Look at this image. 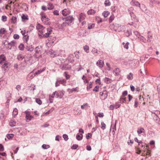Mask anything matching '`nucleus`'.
Masks as SVG:
<instances>
[{
    "mask_svg": "<svg viewBox=\"0 0 160 160\" xmlns=\"http://www.w3.org/2000/svg\"><path fill=\"white\" fill-rule=\"evenodd\" d=\"M36 28L38 31V34L39 36L42 37L43 35L44 37L48 38L52 32L51 28H46L39 23L37 24Z\"/></svg>",
    "mask_w": 160,
    "mask_h": 160,
    "instance_id": "obj_1",
    "label": "nucleus"
},
{
    "mask_svg": "<svg viewBox=\"0 0 160 160\" xmlns=\"http://www.w3.org/2000/svg\"><path fill=\"white\" fill-rule=\"evenodd\" d=\"M74 20V18L72 16H69L66 18L65 22L63 23L62 25V27L66 25H69Z\"/></svg>",
    "mask_w": 160,
    "mask_h": 160,
    "instance_id": "obj_2",
    "label": "nucleus"
},
{
    "mask_svg": "<svg viewBox=\"0 0 160 160\" xmlns=\"http://www.w3.org/2000/svg\"><path fill=\"white\" fill-rule=\"evenodd\" d=\"M40 15L42 17L41 20L42 22L46 24H47L48 23L49 19L46 16L45 14L42 12L40 13Z\"/></svg>",
    "mask_w": 160,
    "mask_h": 160,
    "instance_id": "obj_3",
    "label": "nucleus"
},
{
    "mask_svg": "<svg viewBox=\"0 0 160 160\" xmlns=\"http://www.w3.org/2000/svg\"><path fill=\"white\" fill-rule=\"evenodd\" d=\"M25 113L26 114L25 118L26 122H29L33 118V117L30 114V112L29 111L26 110L25 112Z\"/></svg>",
    "mask_w": 160,
    "mask_h": 160,
    "instance_id": "obj_4",
    "label": "nucleus"
},
{
    "mask_svg": "<svg viewBox=\"0 0 160 160\" xmlns=\"http://www.w3.org/2000/svg\"><path fill=\"white\" fill-rule=\"evenodd\" d=\"M124 26H122L118 24H116L114 26L113 29L115 30V31L120 32L122 31V28L123 29Z\"/></svg>",
    "mask_w": 160,
    "mask_h": 160,
    "instance_id": "obj_5",
    "label": "nucleus"
},
{
    "mask_svg": "<svg viewBox=\"0 0 160 160\" xmlns=\"http://www.w3.org/2000/svg\"><path fill=\"white\" fill-rule=\"evenodd\" d=\"M100 96L101 99H105L108 96L107 92L106 91H104L101 92L100 93Z\"/></svg>",
    "mask_w": 160,
    "mask_h": 160,
    "instance_id": "obj_6",
    "label": "nucleus"
},
{
    "mask_svg": "<svg viewBox=\"0 0 160 160\" xmlns=\"http://www.w3.org/2000/svg\"><path fill=\"white\" fill-rule=\"evenodd\" d=\"M35 53L34 54V56L36 58L38 57L41 53V48L39 46L36 47L35 49Z\"/></svg>",
    "mask_w": 160,
    "mask_h": 160,
    "instance_id": "obj_7",
    "label": "nucleus"
},
{
    "mask_svg": "<svg viewBox=\"0 0 160 160\" xmlns=\"http://www.w3.org/2000/svg\"><path fill=\"white\" fill-rule=\"evenodd\" d=\"M62 95H60L59 96V93L58 92H53L51 95H50V97L52 98H58V97H59L60 98H61L62 95H63V92H62Z\"/></svg>",
    "mask_w": 160,
    "mask_h": 160,
    "instance_id": "obj_8",
    "label": "nucleus"
},
{
    "mask_svg": "<svg viewBox=\"0 0 160 160\" xmlns=\"http://www.w3.org/2000/svg\"><path fill=\"white\" fill-rule=\"evenodd\" d=\"M121 105V104L119 102L116 103L115 104L111 105L109 108L110 110H113L114 108H118Z\"/></svg>",
    "mask_w": 160,
    "mask_h": 160,
    "instance_id": "obj_9",
    "label": "nucleus"
},
{
    "mask_svg": "<svg viewBox=\"0 0 160 160\" xmlns=\"http://www.w3.org/2000/svg\"><path fill=\"white\" fill-rule=\"evenodd\" d=\"M22 21L25 22L29 19L28 16L26 14H22L21 16Z\"/></svg>",
    "mask_w": 160,
    "mask_h": 160,
    "instance_id": "obj_10",
    "label": "nucleus"
},
{
    "mask_svg": "<svg viewBox=\"0 0 160 160\" xmlns=\"http://www.w3.org/2000/svg\"><path fill=\"white\" fill-rule=\"evenodd\" d=\"M86 16L85 14L84 13H81L79 15L78 19L79 22H81L84 20L86 18Z\"/></svg>",
    "mask_w": 160,
    "mask_h": 160,
    "instance_id": "obj_11",
    "label": "nucleus"
},
{
    "mask_svg": "<svg viewBox=\"0 0 160 160\" xmlns=\"http://www.w3.org/2000/svg\"><path fill=\"white\" fill-rule=\"evenodd\" d=\"M117 121V120H115L114 122L113 121L112 122L111 128V129H113L112 131L113 132H114V130H116Z\"/></svg>",
    "mask_w": 160,
    "mask_h": 160,
    "instance_id": "obj_12",
    "label": "nucleus"
},
{
    "mask_svg": "<svg viewBox=\"0 0 160 160\" xmlns=\"http://www.w3.org/2000/svg\"><path fill=\"white\" fill-rule=\"evenodd\" d=\"M70 11L69 9H64L62 11V14L63 16H66L70 13Z\"/></svg>",
    "mask_w": 160,
    "mask_h": 160,
    "instance_id": "obj_13",
    "label": "nucleus"
},
{
    "mask_svg": "<svg viewBox=\"0 0 160 160\" xmlns=\"http://www.w3.org/2000/svg\"><path fill=\"white\" fill-rule=\"evenodd\" d=\"M26 49L31 52H32L34 50V48L32 46V45L30 44H28L26 47Z\"/></svg>",
    "mask_w": 160,
    "mask_h": 160,
    "instance_id": "obj_14",
    "label": "nucleus"
},
{
    "mask_svg": "<svg viewBox=\"0 0 160 160\" xmlns=\"http://www.w3.org/2000/svg\"><path fill=\"white\" fill-rule=\"evenodd\" d=\"M6 58L4 55L2 54L0 56V64H2L4 63V61H5Z\"/></svg>",
    "mask_w": 160,
    "mask_h": 160,
    "instance_id": "obj_15",
    "label": "nucleus"
},
{
    "mask_svg": "<svg viewBox=\"0 0 160 160\" xmlns=\"http://www.w3.org/2000/svg\"><path fill=\"white\" fill-rule=\"evenodd\" d=\"M97 64L100 68H102L104 66V63L103 61L99 60L97 62Z\"/></svg>",
    "mask_w": 160,
    "mask_h": 160,
    "instance_id": "obj_16",
    "label": "nucleus"
},
{
    "mask_svg": "<svg viewBox=\"0 0 160 160\" xmlns=\"http://www.w3.org/2000/svg\"><path fill=\"white\" fill-rule=\"evenodd\" d=\"M7 32V31L4 28H2L0 29V36H2Z\"/></svg>",
    "mask_w": 160,
    "mask_h": 160,
    "instance_id": "obj_17",
    "label": "nucleus"
},
{
    "mask_svg": "<svg viewBox=\"0 0 160 160\" xmlns=\"http://www.w3.org/2000/svg\"><path fill=\"white\" fill-rule=\"evenodd\" d=\"M79 88L76 87V88H73L72 89H69L68 91L70 92H78L79 91Z\"/></svg>",
    "mask_w": 160,
    "mask_h": 160,
    "instance_id": "obj_18",
    "label": "nucleus"
},
{
    "mask_svg": "<svg viewBox=\"0 0 160 160\" xmlns=\"http://www.w3.org/2000/svg\"><path fill=\"white\" fill-rule=\"evenodd\" d=\"M93 83V82H90L88 83V84L87 85V89L88 90L92 88Z\"/></svg>",
    "mask_w": 160,
    "mask_h": 160,
    "instance_id": "obj_19",
    "label": "nucleus"
},
{
    "mask_svg": "<svg viewBox=\"0 0 160 160\" xmlns=\"http://www.w3.org/2000/svg\"><path fill=\"white\" fill-rule=\"evenodd\" d=\"M4 64L2 65V69L4 70L5 71L7 70L8 68V63L4 62L3 63Z\"/></svg>",
    "mask_w": 160,
    "mask_h": 160,
    "instance_id": "obj_20",
    "label": "nucleus"
},
{
    "mask_svg": "<svg viewBox=\"0 0 160 160\" xmlns=\"http://www.w3.org/2000/svg\"><path fill=\"white\" fill-rule=\"evenodd\" d=\"M83 135L82 134H77L76 136V138L78 140H81L82 138Z\"/></svg>",
    "mask_w": 160,
    "mask_h": 160,
    "instance_id": "obj_21",
    "label": "nucleus"
},
{
    "mask_svg": "<svg viewBox=\"0 0 160 160\" xmlns=\"http://www.w3.org/2000/svg\"><path fill=\"white\" fill-rule=\"evenodd\" d=\"M114 72L115 73V75L116 76H118L120 73V70L118 68L115 69L114 70Z\"/></svg>",
    "mask_w": 160,
    "mask_h": 160,
    "instance_id": "obj_22",
    "label": "nucleus"
},
{
    "mask_svg": "<svg viewBox=\"0 0 160 160\" xmlns=\"http://www.w3.org/2000/svg\"><path fill=\"white\" fill-rule=\"evenodd\" d=\"M18 110L17 108H15L12 112V115L13 117H15L18 114Z\"/></svg>",
    "mask_w": 160,
    "mask_h": 160,
    "instance_id": "obj_23",
    "label": "nucleus"
},
{
    "mask_svg": "<svg viewBox=\"0 0 160 160\" xmlns=\"http://www.w3.org/2000/svg\"><path fill=\"white\" fill-rule=\"evenodd\" d=\"M96 13V11L93 9H91L88 10L87 12L88 15H93Z\"/></svg>",
    "mask_w": 160,
    "mask_h": 160,
    "instance_id": "obj_24",
    "label": "nucleus"
},
{
    "mask_svg": "<svg viewBox=\"0 0 160 160\" xmlns=\"http://www.w3.org/2000/svg\"><path fill=\"white\" fill-rule=\"evenodd\" d=\"M131 3L132 4H133L136 6H138L139 7H140V4L138 1H136L135 0H132Z\"/></svg>",
    "mask_w": 160,
    "mask_h": 160,
    "instance_id": "obj_25",
    "label": "nucleus"
},
{
    "mask_svg": "<svg viewBox=\"0 0 160 160\" xmlns=\"http://www.w3.org/2000/svg\"><path fill=\"white\" fill-rule=\"evenodd\" d=\"M22 8L25 11H27L28 10V8L26 4L23 3L22 4V6H21Z\"/></svg>",
    "mask_w": 160,
    "mask_h": 160,
    "instance_id": "obj_26",
    "label": "nucleus"
},
{
    "mask_svg": "<svg viewBox=\"0 0 160 160\" xmlns=\"http://www.w3.org/2000/svg\"><path fill=\"white\" fill-rule=\"evenodd\" d=\"M133 74L132 73L130 72L129 74L127 75V78L129 80H132L133 78Z\"/></svg>",
    "mask_w": 160,
    "mask_h": 160,
    "instance_id": "obj_27",
    "label": "nucleus"
},
{
    "mask_svg": "<svg viewBox=\"0 0 160 160\" xmlns=\"http://www.w3.org/2000/svg\"><path fill=\"white\" fill-rule=\"evenodd\" d=\"M154 119L157 123H158V124H160V118L158 116L156 115L154 118Z\"/></svg>",
    "mask_w": 160,
    "mask_h": 160,
    "instance_id": "obj_28",
    "label": "nucleus"
},
{
    "mask_svg": "<svg viewBox=\"0 0 160 160\" xmlns=\"http://www.w3.org/2000/svg\"><path fill=\"white\" fill-rule=\"evenodd\" d=\"M128 95V92L127 91H124L122 93V99H123V100H125V99H126V98H124V97L125 96H127Z\"/></svg>",
    "mask_w": 160,
    "mask_h": 160,
    "instance_id": "obj_29",
    "label": "nucleus"
},
{
    "mask_svg": "<svg viewBox=\"0 0 160 160\" xmlns=\"http://www.w3.org/2000/svg\"><path fill=\"white\" fill-rule=\"evenodd\" d=\"M112 82V80L108 78H105V82L109 84Z\"/></svg>",
    "mask_w": 160,
    "mask_h": 160,
    "instance_id": "obj_30",
    "label": "nucleus"
},
{
    "mask_svg": "<svg viewBox=\"0 0 160 160\" xmlns=\"http://www.w3.org/2000/svg\"><path fill=\"white\" fill-rule=\"evenodd\" d=\"M11 22L13 23H15L17 22V18L16 17L12 16L11 19Z\"/></svg>",
    "mask_w": 160,
    "mask_h": 160,
    "instance_id": "obj_31",
    "label": "nucleus"
},
{
    "mask_svg": "<svg viewBox=\"0 0 160 160\" xmlns=\"http://www.w3.org/2000/svg\"><path fill=\"white\" fill-rule=\"evenodd\" d=\"M88 103H85L81 106V108L82 109H86L88 107Z\"/></svg>",
    "mask_w": 160,
    "mask_h": 160,
    "instance_id": "obj_32",
    "label": "nucleus"
},
{
    "mask_svg": "<svg viewBox=\"0 0 160 160\" xmlns=\"http://www.w3.org/2000/svg\"><path fill=\"white\" fill-rule=\"evenodd\" d=\"M145 131L144 129L142 128H138L137 130V132L138 134H140Z\"/></svg>",
    "mask_w": 160,
    "mask_h": 160,
    "instance_id": "obj_33",
    "label": "nucleus"
},
{
    "mask_svg": "<svg viewBox=\"0 0 160 160\" xmlns=\"http://www.w3.org/2000/svg\"><path fill=\"white\" fill-rule=\"evenodd\" d=\"M82 79L83 80L84 83H88V80L86 77L85 75H84L83 76Z\"/></svg>",
    "mask_w": 160,
    "mask_h": 160,
    "instance_id": "obj_34",
    "label": "nucleus"
},
{
    "mask_svg": "<svg viewBox=\"0 0 160 160\" xmlns=\"http://www.w3.org/2000/svg\"><path fill=\"white\" fill-rule=\"evenodd\" d=\"M83 48L87 53H88L89 52V47L87 45H86L83 46Z\"/></svg>",
    "mask_w": 160,
    "mask_h": 160,
    "instance_id": "obj_35",
    "label": "nucleus"
},
{
    "mask_svg": "<svg viewBox=\"0 0 160 160\" xmlns=\"http://www.w3.org/2000/svg\"><path fill=\"white\" fill-rule=\"evenodd\" d=\"M46 69L45 68H43L42 70H38L37 72H36L34 74V76L36 75H38L40 74L42 72L44 71Z\"/></svg>",
    "mask_w": 160,
    "mask_h": 160,
    "instance_id": "obj_36",
    "label": "nucleus"
},
{
    "mask_svg": "<svg viewBox=\"0 0 160 160\" xmlns=\"http://www.w3.org/2000/svg\"><path fill=\"white\" fill-rule=\"evenodd\" d=\"M110 12L108 11H104L103 12L102 15L105 18H106L108 16Z\"/></svg>",
    "mask_w": 160,
    "mask_h": 160,
    "instance_id": "obj_37",
    "label": "nucleus"
},
{
    "mask_svg": "<svg viewBox=\"0 0 160 160\" xmlns=\"http://www.w3.org/2000/svg\"><path fill=\"white\" fill-rule=\"evenodd\" d=\"M16 122L15 121L11 120L9 124L11 126L13 127L16 125Z\"/></svg>",
    "mask_w": 160,
    "mask_h": 160,
    "instance_id": "obj_38",
    "label": "nucleus"
},
{
    "mask_svg": "<svg viewBox=\"0 0 160 160\" xmlns=\"http://www.w3.org/2000/svg\"><path fill=\"white\" fill-rule=\"evenodd\" d=\"M54 6L51 3H49L48 5V10H52Z\"/></svg>",
    "mask_w": 160,
    "mask_h": 160,
    "instance_id": "obj_39",
    "label": "nucleus"
},
{
    "mask_svg": "<svg viewBox=\"0 0 160 160\" xmlns=\"http://www.w3.org/2000/svg\"><path fill=\"white\" fill-rule=\"evenodd\" d=\"M115 17L113 14H112L109 18V22L111 23L114 20Z\"/></svg>",
    "mask_w": 160,
    "mask_h": 160,
    "instance_id": "obj_40",
    "label": "nucleus"
},
{
    "mask_svg": "<svg viewBox=\"0 0 160 160\" xmlns=\"http://www.w3.org/2000/svg\"><path fill=\"white\" fill-rule=\"evenodd\" d=\"M42 147L43 149H47L50 148V146L48 145L43 144L42 145Z\"/></svg>",
    "mask_w": 160,
    "mask_h": 160,
    "instance_id": "obj_41",
    "label": "nucleus"
},
{
    "mask_svg": "<svg viewBox=\"0 0 160 160\" xmlns=\"http://www.w3.org/2000/svg\"><path fill=\"white\" fill-rule=\"evenodd\" d=\"M12 3V1H11L9 3H8L6 6L5 8L6 9H8V8H10V9H11V4Z\"/></svg>",
    "mask_w": 160,
    "mask_h": 160,
    "instance_id": "obj_42",
    "label": "nucleus"
},
{
    "mask_svg": "<svg viewBox=\"0 0 160 160\" xmlns=\"http://www.w3.org/2000/svg\"><path fill=\"white\" fill-rule=\"evenodd\" d=\"M122 45L124 46V48L128 49V45L129 43L128 42H127L126 43H125L124 42H123L122 43Z\"/></svg>",
    "mask_w": 160,
    "mask_h": 160,
    "instance_id": "obj_43",
    "label": "nucleus"
},
{
    "mask_svg": "<svg viewBox=\"0 0 160 160\" xmlns=\"http://www.w3.org/2000/svg\"><path fill=\"white\" fill-rule=\"evenodd\" d=\"M104 4L106 6H109L111 5V2L109 0H106Z\"/></svg>",
    "mask_w": 160,
    "mask_h": 160,
    "instance_id": "obj_44",
    "label": "nucleus"
},
{
    "mask_svg": "<svg viewBox=\"0 0 160 160\" xmlns=\"http://www.w3.org/2000/svg\"><path fill=\"white\" fill-rule=\"evenodd\" d=\"M24 58V57L22 54H19L17 57V59L19 60H22Z\"/></svg>",
    "mask_w": 160,
    "mask_h": 160,
    "instance_id": "obj_45",
    "label": "nucleus"
},
{
    "mask_svg": "<svg viewBox=\"0 0 160 160\" xmlns=\"http://www.w3.org/2000/svg\"><path fill=\"white\" fill-rule=\"evenodd\" d=\"M101 128L102 130H104L106 128V124L105 123L103 122H102L101 123Z\"/></svg>",
    "mask_w": 160,
    "mask_h": 160,
    "instance_id": "obj_46",
    "label": "nucleus"
},
{
    "mask_svg": "<svg viewBox=\"0 0 160 160\" xmlns=\"http://www.w3.org/2000/svg\"><path fill=\"white\" fill-rule=\"evenodd\" d=\"M99 87L98 85H97L96 86L95 88H93V91L94 92H97L99 91Z\"/></svg>",
    "mask_w": 160,
    "mask_h": 160,
    "instance_id": "obj_47",
    "label": "nucleus"
},
{
    "mask_svg": "<svg viewBox=\"0 0 160 160\" xmlns=\"http://www.w3.org/2000/svg\"><path fill=\"white\" fill-rule=\"evenodd\" d=\"M18 48H19V49L20 50H23V49L24 48V45L22 44H21L19 46Z\"/></svg>",
    "mask_w": 160,
    "mask_h": 160,
    "instance_id": "obj_48",
    "label": "nucleus"
},
{
    "mask_svg": "<svg viewBox=\"0 0 160 160\" xmlns=\"http://www.w3.org/2000/svg\"><path fill=\"white\" fill-rule=\"evenodd\" d=\"M95 26V24L93 23H91L88 25V29H91L93 28Z\"/></svg>",
    "mask_w": 160,
    "mask_h": 160,
    "instance_id": "obj_49",
    "label": "nucleus"
},
{
    "mask_svg": "<svg viewBox=\"0 0 160 160\" xmlns=\"http://www.w3.org/2000/svg\"><path fill=\"white\" fill-rule=\"evenodd\" d=\"M96 20L98 23H99L102 22V19L99 17H96Z\"/></svg>",
    "mask_w": 160,
    "mask_h": 160,
    "instance_id": "obj_50",
    "label": "nucleus"
},
{
    "mask_svg": "<svg viewBox=\"0 0 160 160\" xmlns=\"http://www.w3.org/2000/svg\"><path fill=\"white\" fill-rule=\"evenodd\" d=\"M134 140L135 142H137L138 143L139 145H140V144H142V143L141 141L138 140L137 138H134Z\"/></svg>",
    "mask_w": 160,
    "mask_h": 160,
    "instance_id": "obj_51",
    "label": "nucleus"
},
{
    "mask_svg": "<svg viewBox=\"0 0 160 160\" xmlns=\"http://www.w3.org/2000/svg\"><path fill=\"white\" fill-rule=\"evenodd\" d=\"M62 137L64 138V140L65 141H67L68 139V136L66 134H63L62 136Z\"/></svg>",
    "mask_w": 160,
    "mask_h": 160,
    "instance_id": "obj_52",
    "label": "nucleus"
},
{
    "mask_svg": "<svg viewBox=\"0 0 160 160\" xmlns=\"http://www.w3.org/2000/svg\"><path fill=\"white\" fill-rule=\"evenodd\" d=\"M14 136V135L13 134H7V137L8 138L10 139L12 138Z\"/></svg>",
    "mask_w": 160,
    "mask_h": 160,
    "instance_id": "obj_53",
    "label": "nucleus"
},
{
    "mask_svg": "<svg viewBox=\"0 0 160 160\" xmlns=\"http://www.w3.org/2000/svg\"><path fill=\"white\" fill-rule=\"evenodd\" d=\"M16 43V42L15 41H12L8 43V45H10L11 46H14L15 45Z\"/></svg>",
    "mask_w": 160,
    "mask_h": 160,
    "instance_id": "obj_54",
    "label": "nucleus"
},
{
    "mask_svg": "<svg viewBox=\"0 0 160 160\" xmlns=\"http://www.w3.org/2000/svg\"><path fill=\"white\" fill-rule=\"evenodd\" d=\"M78 145L76 144H74L71 147V148L72 149H76L78 148Z\"/></svg>",
    "mask_w": 160,
    "mask_h": 160,
    "instance_id": "obj_55",
    "label": "nucleus"
},
{
    "mask_svg": "<svg viewBox=\"0 0 160 160\" xmlns=\"http://www.w3.org/2000/svg\"><path fill=\"white\" fill-rule=\"evenodd\" d=\"M139 37V38L140 39L141 41H142L143 42H146V39L145 38L143 37V36H142L141 35Z\"/></svg>",
    "mask_w": 160,
    "mask_h": 160,
    "instance_id": "obj_56",
    "label": "nucleus"
},
{
    "mask_svg": "<svg viewBox=\"0 0 160 160\" xmlns=\"http://www.w3.org/2000/svg\"><path fill=\"white\" fill-rule=\"evenodd\" d=\"M2 20L4 22L7 20V17L5 16H2Z\"/></svg>",
    "mask_w": 160,
    "mask_h": 160,
    "instance_id": "obj_57",
    "label": "nucleus"
},
{
    "mask_svg": "<svg viewBox=\"0 0 160 160\" xmlns=\"http://www.w3.org/2000/svg\"><path fill=\"white\" fill-rule=\"evenodd\" d=\"M134 34L137 37H138V38H139V36H141V35L140 34L139 32H138V31H135L134 32Z\"/></svg>",
    "mask_w": 160,
    "mask_h": 160,
    "instance_id": "obj_58",
    "label": "nucleus"
},
{
    "mask_svg": "<svg viewBox=\"0 0 160 160\" xmlns=\"http://www.w3.org/2000/svg\"><path fill=\"white\" fill-rule=\"evenodd\" d=\"M106 66L107 67V70H108V71H110L111 69V68L110 66V64H109V63H106Z\"/></svg>",
    "mask_w": 160,
    "mask_h": 160,
    "instance_id": "obj_59",
    "label": "nucleus"
},
{
    "mask_svg": "<svg viewBox=\"0 0 160 160\" xmlns=\"http://www.w3.org/2000/svg\"><path fill=\"white\" fill-rule=\"evenodd\" d=\"M64 75L67 79H69L70 78V75H69L67 72H65L64 73Z\"/></svg>",
    "mask_w": 160,
    "mask_h": 160,
    "instance_id": "obj_60",
    "label": "nucleus"
},
{
    "mask_svg": "<svg viewBox=\"0 0 160 160\" xmlns=\"http://www.w3.org/2000/svg\"><path fill=\"white\" fill-rule=\"evenodd\" d=\"M95 82L96 84H99V85L101 84V82L100 81V78H98L95 81Z\"/></svg>",
    "mask_w": 160,
    "mask_h": 160,
    "instance_id": "obj_61",
    "label": "nucleus"
},
{
    "mask_svg": "<svg viewBox=\"0 0 160 160\" xmlns=\"http://www.w3.org/2000/svg\"><path fill=\"white\" fill-rule=\"evenodd\" d=\"M13 38L14 39H18L19 38V36L17 34H15L13 35Z\"/></svg>",
    "mask_w": 160,
    "mask_h": 160,
    "instance_id": "obj_62",
    "label": "nucleus"
},
{
    "mask_svg": "<svg viewBox=\"0 0 160 160\" xmlns=\"http://www.w3.org/2000/svg\"><path fill=\"white\" fill-rule=\"evenodd\" d=\"M130 88L131 89V90L132 92H134L135 90V88L134 86H133L132 85H131L130 86Z\"/></svg>",
    "mask_w": 160,
    "mask_h": 160,
    "instance_id": "obj_63",
    "label": "nucleus"
},
{
    "mask_svg": "<svg viewBox=\"0 0 160 160\" xmlns=\"http://www.w3.org/2000/svg\"><path fill=\"white\" fill-rule=\"evenodd\" d=\"M92 134L91 133H88V134L86 135V138L87 139H89V138H90L91 136H92Z\"/></svg>",
    "mask_w": 160,
    "mask_h": 160,
    "instance_id": "obj_64",
    "label": "nucleus"
}]
</instances>
